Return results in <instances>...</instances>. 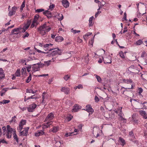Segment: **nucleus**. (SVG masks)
<instances>
[{
  "label": "nucleus",
  "mask_w": 147,
  "mask_h": 147,
  "mask_svg": "<svg viewBox=\"0 0 147 147\" xmlns=\"http://www.w3.org/2000/svg\"><path fill=\"white\" fill-rule=\"evenodd\" d=\"M29 35V34L26 32V34L24 36H23V37L24 38H25L26 37H28Z\"/></svg>",
  "instance_id": "nucleus-60"
},
{
  "label": "nucleus",
  "mask_w": 147,
  "mask_h": 147,
  "mask_svg": "<svg viewBox=\"0 0 147 147\" xmlns=\"http://www.w3.org/2000/svg\"><path fill=\"white\" fill-rule=\"evenodd\" d=\"M25 7V2L24 1L23 2L20 7V9H23V8L24 7Z\"/></svg>",
  "instance_id": "nucleus-50"
},
{
  "label": "nucleus",
  "mask_w": 147,
  "mask_h": 147,
  "mask_svg": "<svg viewBox=\"0 0 147 147\" xmlns=\"http://www.w3.org/2000/svg\"><path fill=\"white\" fill-rule=\"evenodd\" d=\"M19 108L21 109L22 111H24L25 110H26L27 108V107H23V108H22L20 107H19Z\"/></svg>",
  "instance_id": "nucleus-47"
},
{
  "label": "nucleus",
  "mask_w": 147,
  "mask_h": 147,
  "mask_svg": "<svg viewBox=\"0 0 147 147\" xmlns=\"http://www.w3.org/2000/svg\"><path fill=\"white\" fill-rule=\"evenodd\" d=\"M15 12L16 11L14 10H10L9 13L8 15L11 16L14 14Z\"/></svg>",
  "instance_id": "nucleus-26"
},
{
  "label": "nucleus",
  "mask_w": 147,
  "mask_h": 147,
  "mask_svg": "<svg viewBox=\"0 0 147 147\" xmlns=\"http://www.w3.org/2000/svg\"><path fill=\"white\" fill-rule=\"evenodd\" d=\"M3 130L4 131H3V135H5V130L6 129V127L5 126H3L2 128Z\"/></svg>",
  "instance_id": "nucleus-57"
},
{
  "label": "nucleus",
  "mask_w": 147,
  "mask_h": 147,
  "mask_svg": "<svg viewBox=\"0 0 147 147\" xmlns=\"http://www.w3.org/2000/svg\"><path fill=\"white\" fill-rule=\"evenodd\" d=\"M135 67L133 65L131 66L130 67H129L128 68V70L130 72L134 73H135Z\"/></svg>",
  "instance_id": "nucleus-19"
},
{
  "label": "nucleus",
  "mask_w": 147,
  "mask_h": 147,
  "mask_svg": "<svg viewBox=\"0 0 147 147\" xmlns=\"http://www.w3.org/2000/svg\"><path fill=\"white\" fill-rule=\"evenodd\" d=\"M55 117L54 114L52 113H51L49 114L46 117L45 121L47 122L42 125L43 128H48L53 123V121H51Z\"/></svg>",
  "instance_id": "nucleus-1"
},
{
  "label": "nucleus",
  "mask_w": 147,
  "mask_h": 147,
  "mask_svg": "<svg viewBox=\"0 0 147 147\" xmlns=\"http://www.w3.org/2000/svg\"><path fill=\"white\" fill-rule=\"evenodd\" d=\"M71 31L74 34H76V33L80 32V30H74L73 28H72L71 29Z\"/></svg>",
  "instance_id": "nucleus-35"
},
{
  "label": "nucleus",
  "mask_w": 147,
  "mask_h": 147,
  "mask_svg": "<svg viewBox=\"0 0 147 147\" xmlns=\"http://www.w3.org/2000/svg\"><path fill=\"white\" fill-rule=\"evenodd\" d=\"M22 17L21 18H22V19H23L27 15V14H26V13H23L22 14Z\"/></svg>",
  "instance_id": "nucleus-53"
},
{
  "label": "nucleus",
  "mask_w": 147,
  "mask_h": 147,
  "mask_svg": "<svg viewBox=\"0 0 147 147\" xmlns=\"http://www.w3.org/2000/svg\"><path fill=\"white\" fill-rule=\"evenodd\" d=\"M59 17L60 18H58V20L59 21H61L63 19V15L62 14H59Z\"/></svg>",
  "instance_id": "nucleus-40"
},
{
  "label": "nucleus",
  "mask_w": 147,
  "mask_h": 147,
  "mask_svg": "<svg viewBox=\"0 0 147 147\" xmlns=\"http://www.w3.org/2000/svg\"><path fill=\"white\" fill-rule=\"evenodd\" d=\"M29 129V127H28L24 128V130L22 131H20V135L26 136L28 135Z\"/></svg>",
  "instance_id": "nucleus-7"
},
{
  "label": "nucleus",
  "mask_w": 147,
  "mask_h": 147,
  "mask_svg": "<svg viewBox=\"0 0 147 147\" xmlns=\"http://www.w3.org/2000/svg\"><path fill=\"white\" fill-rule=\"evenodd\" d=\"M101 12V11H98L96 13L95 15V17L96 18L98 16V15Z\"/></svg>",
  "instance_id": "nucleus-51"
},
{
  "label": "nucleus",
  "mask_w": 147,
  "mask_h": 147,
  "mask_svg": "<svg viewBox=\"0 0 147 147\" xmlns=\"http://www.w3.org/2000/svg\"><path fill=\"white\" fill-rule=\"evenodd\" d=\"M38 30L40 31V34L42 36H43L46 34L47 32H48L42 29H41V30L40 29V28H38Z\"/></svg>",
  "instance_id": "nucleus-23"
},
{
  "label": "nucleus",
  "mask_w": 147,
  "mask_h": 147,
  "mask_svg": "<svg viewBox=\"0 0 147 147\" xmlns=\"http://www.w3.org/2000/svg\"><path fill=\"white\" fill-rule=\"evenodd\" d=\"M44 133L43 130H40L37 131L36 133L35 134V135L36 136H39L43 135Z\"/></svg>",
  "instance_id": "nucleus-17"
},
{
  "label": "nucleus",
  "mask_w": 147,
  "mask_h": 147,
  "mask_svg": "<svg viewBox=\"0 0 147 147\" xmlns=\"http://www.w3.org/2000/svg\"><path fill=\"white\" fill-rule=\"evenodd\" d=\"M59 129V128L57 127H53L52 129L50 130L53 133H56L57 132Z\"/></svg>",
  "instance_id": "nucleus-24"
},
{
  "label": "nucleus",
  "mask_w": 147,
  "mask_h": 147,
  "mask_svg": "<svg viewBox=\"0 0 147 147\" xmlns=\"http://www.w3.org/2000/svg\"><path fill=\"white\" fill-rule=\"evenodd\" d=\"M36 105L35 104H33L30 105L29 107L27 108L29 112H32L36 107Z\"/></svg>",
  "instance_id": "nucleus-11"
},
{
  "label": "nucleus",
  "mask_w": 147,
  "mask_h": 147,
  "mask_svg": "<svg viewBox=\"0 0 147 147\" xmlns=\"http://www.w3.org/2000/svg\"><path fill=\"white\" fill-rule=\"evenodd\" d=\"M139 94H140L143 92V89L141 88H139Z\"/></svg>",
  "instance_id": "nucleus-52"
},
{
  "label": "nucleus",
  "mask_w": 147,
  "mask_h": 147,
  "mask_svg": "<svg viewBox=\"0 0 147 147\" xmlns=\"http://www.w3.org/2000/svg\"><path fill=\"white\" fill-rule=\"evenodd\" d=\"M31 67V65H30L29 66L26 67V68L27 69V71L28 72H29L30 71Z\"/></svg>",
  "instance_id": "nucleus-44"
},
{
  "label": "nucleus",
  "mask_w": 147,
  "mask_h": 147,
  "mask_svg": "<svg viewBox=\"0 0 147 147\" xmlns=\"http://www.w3.org/2000/svg\"><path fill=\"white\" fill-rule=\"evenodd\" d=\"M73 117L72 116L70 115L66 119V121L68 122L71 120Z\"/></svg>",
  "instance_id": "nucleus-41"
},
{
  "label": "nucleus",
  "mask_w": 147,
  "mask_h": 147,
  "mask_svg": "<svg viewBox=\"0 0 147 147\" xmlns=\"http://www.w3.org/2000/svg\"><path fill=\"white\" fill-rule=\"evenodd\" d=\"M55 7V5L53 4H52L51 5H50L49 6V9H51L54 8Z\"/></svg>",
  "instance_id": "nucleus-55"
},
{
  "label": "nucleus",
  "mask_w": 147,
  "mask_h": 147,
  "mask_svg": "<svg viewBox=\"0 0 147 147\" xmlns=\"http://www.w3.org/2000/svg\"><path fill=\"white\" fill-rule=\"evenodd\" d=\"M16 117L15 116L12 118V119L13 120L14 122H16Z\"/></svg>",
  "instance_id": "nucleus-62"
},
{
  "label": "nucleus",
  "mask_w": 147,
  "mask_h": 147,
  "mask_svg": "<svg viewBox=\"0 0 147 147\" xmlns=\"http://www.w3.org/2000/svg\"><path fill=\"white\" fill-rule=\"evenodd\" d=\"M22 74H24L26 73V68L23 67L21 70Z\"/></svg>",
  "instance_id": "nucleus-43"
},
{
  "label": "nucleus",
  "mask_w": 147,
  "mask_h": 147,
  "mask_svg": "<svg viewBox=\"0 0 147 147\" xmlns=\"http://www.w3.org/2000/svg\"><path fill=\"white\" fill-rule=\"evenodd\" d=\"M94 19L93 16H92L89 18V27L93 26L94 22H93V19Z\"/></svg>",
  "instance_id": "nucleus-18"
},
{
  "label": "nucleus",
  "mask_w": 147,
  "mask_h": 147,
  "mask_svg": "<svg viewBox=\"0 0 147 147\" xmlns=\"http://www.w3.org/2000/svg\"><path fill=\"white\" fill-rule=\"evenodd\" d=\"M119 56L122 58H125V56L124 54L123 53V52L121 51L119 52Z\"/></svg>",
  "instance_id": "nucleus-39"
},
{
  "label": "nucleus",
  "mask_w": 147,
  "mask_h": 147,
  "mask_svg": "<svg viewBox=\"0 0 147 147\" xmlns=\"http://www.w3.org/2000/svg\"><path fill=\"white\" fill-rule=\"evenodd\" d=\"M143 43L142 41V40H139L138 41L136 42L135 44L137 45H140L142 44Z\"/></svg>",
  "instance_id": "nucleus-30"
},
{
  "label": "nucleus",
  "mask_w": 147,
  "mask_h": 147,
  "mask_svg": "<svg viewBox=\"0 0 147 147\" xmlns=\"http://www.w3.org/2000/svg\"><path fill=\"white\" fill-rule=\"evenodd\" d=\"M26 121L25 120H22L19 123V127L17 128V130L19 131H21L23 126L26 124Z\"/></svg>",
  "instance_id": "nucleus-6"
},
{
  "label": "nucleus",
  "mask_w": 147,
  "mask_h": 147,
  "mask_svg": "<svg viewBox=\"0 0 147 147\" xmlns=\"http://www.w3.org/2000/svg\"><path fill=\"white\" fill-rule=\"evenodd\" d=\"M5 77V74L3 72L0 71V81Z\"/></svg>",
  "instance_id": "nucleus-33"
},
{
  "label": "nucleus",
  "mask_w": 147,
  "mask_h": 147,
  "mask_svg": "<svg viewBox=\"0 0 147 147\" xmlns=\"http://www.w3.org/2000/svg\"><path fill=\"white\" fill-rule=\"evenodd\" d=\"M55 41L58 42H61L63 40V38L61 36H57L55 39Z\"/></svg>",
  "instance_id": "nucleus-21"
},
{
  "label": "nucleus",
  "mask_w": 147,
  "mask_h": 147,
  "mask_svg": "<svg viewBox=\"0 0 147 147\" xmlns=\"http://www.w3.org/2000/svg\"><path fill=\"white\" fill-rule=\"evenodd\" d=\"M61 90V91L64 92L66 94H69L70 90L69 88L65 87H63Z\"/></svg>",
  "instance_id": "nucleus-14"
},
{
  "label": "nucleus",
  "mask_w": 147,
  "mask_h": 147,
  "mask_svg": "<svg viewBox=\"0 0 147 147\" xmlns=\"http://www.w3.org/2000/svg\"><path fill=\"white\" fill-rule=\"evenodd\" d=\"M39 17V15L36 14L34 16V19L33 20L34 22H36L37 20Z\"/></svg>",
  "instance_id": "nucleus-34"
},
{
  "label": "nucleus",
  "mask_w": 147,
  "mask_h": 147,
  "mask_svg": "<svg viewBox=\"0 0 147 147\" xmlns=\"http://www.w3.org/2000/svg\"><path fill=\"white\" fill-rule=\"evenodd\" d=\"M39 28H40V29L41 30V29H43V30L46 31L47 32H49L51 29V27L49 25H48L47 23H46L40 26Z\"/></svg>",
  "instance_id": "nucleus-5"
},
{
  "label": "nucleus",
  "mask_w": 147,
  "mask_h": 147,
  "mask_svg": "<svg viewBox=\"0 0 147 147\" xmlns=\"http://www.w3.org/2000/svg\"><path fill=\"white\" fill-rule=\"evenodd\" d=\"M63 5L65 8H67L69 6V3L67 0H62Z\"/></svg>",
  "instance_id": "nucleus-13"
},
{
  "label": "nucleus",
  "mask_w": 147,
  "mask_h": 147,
  "mask_svg": "<svg viewBox=\"0 0 147 147\" xmlns=\"http://www.w3.org/2000/svg\"><path fill=\"white\" fill-rule=\"evenodd\" d=\"M31 75L30 74V75L28 77L27 80H26V82L27 83H29V82L31 80Z\"/></svg>",
  "instance_id": "nucleus-38"
},
{
  "label": "nucleus",
  "mask_w": 147,
  "mask_h": 147,
  "mask_svg": "<svg viewBox=\"0 0 147 147\" xmlns=\"http://www.w3.org/2000/svg\"><path fill=\"white\" fill-rule=\"evenodd\" d=\"M96 78L97 79V81L99 82H100L102 80L101 79L100 76L96 75Z\"/></svg>",
  "instance_id": "nucleus-37"
},
{
  "label": "nucleus",
  "mask_w": 147,
  "mask_h": 147,
  "mask_svg": "<svg viewBox=\"0 0 147 147\" xmlns=\"http://www.w3.org/2000/svg\"><path fill=\"white\" fill-rule=\"evenodd\" d=\"M124 17L123 18V19L124 20H127V18H126L127 14H126V12H125L124 13Z\"/></svg>",
  "instance_id": "nucleus-49"
},
{
  "label": "nucleus",
  "mask_w": 147,
  "mask_h": 147,
  "mask_svg": "<svg viewBox=\"0 0 147 147\" xmlns=\"http://www.w3.org/2000/svg\"><path fill=\"white\" fill-rule=\"evenodd\" d=\"M32 90L31 89H27L26 92L28 93H31L32 92Z\"/></svg>",
  "instance_id": "nucleus-56"
},
{
  "label": "nucleus",
  "mask_w": 147,
  "mask_h": 147,
  "mask_svg": "<svg viewBox=\"0 0 147 147\" xmlns=\"http://www.w3.org/2000/svg\"><path fill=\"white\" fill-rule=\"evenodd\" d=\"M139 113L140 115L142 116L145 119L147 118V114L145 111L141 110L139 111Z\"/></svg>",
  "instance_id": "nucleus-15"
},
{
  "label": "nucleus",
  "mask_w": 147,
  "mask_h": 147,
  "mask_svg": "<svg viewBox=\"0 0 147 147\" xmlns=\"http://www.w3.org/2000/svg\"><path fill=\"white\" fill-rule=\"evenodd\" d=\"M30 98L36 99L38 98V97L37 96L33 97V96H30Z\"/></svg>",
  "instance_id": "nucleus-63"
},
{
  "label": "nucleus",
  "mask_w": 147,
  "mask_h": 147,
  "mask_svg": "<svg viewBox=\"0 0 147 147\" xmlns=\"http://www.w3.org/2000/svg\"><path fill=\"white\" fill-rule=\"evenodd\" d=\"M129 137L130 141L133 142L135 140V139H136L135 136L132 131H131L129 132Z\"/></svg>",
  "instance_id": "nucleus-12"
},
{
  "label": "nucleus",
  "mask_w": 147,
  "mask_h": 147,
  "mask_svg": "<svg viewBox=\"0 0 147 147\" xmlns=\"http://www.w3.org/2000/svg\"><path fill=\"white\" fill-rule=\"evenodd\" d=\"M123 83L127 84H131L133 82L132 80L130 79H123Z\"/></svg>",
  "instance_id": "nucleus-22"
},
{
  "label": "nucleus",
  "mask_w": 147,
  "mask_h": 147,
  "mask_svg": "<svg viewBox=\"0 0 147 147\" xmlns=\"http://www.w3.org/2000/svg\"><path fill=\"white\" fill-rule=\"evenodd\" d=\"M7 132L6 136H7V138H9L11 137L12 133L13 132V133H14L16 132V130L14 129L11 127L9 125H7Z\"/></svg>",
  "instance_id": "nucleus-3"
},
{
  "label": "nucleus",
  "mask_w": 147,
  "mask_h": 147,
  "mask_svg": "<svg viewBox=\"0 0 147 147\" xmlns=\"http://www.w3.org/2000/svg\"><path fill=\"white\" fill-rule=\"evenodd\" d=\"M70 76L68 75H66L64 77V79L65 81H67L70 78Z\"/></svg>",
  "instance_id": "nucleus-42"
},
{
  "label": "nucleus",
  "mask_w": 147,
  "mask_h": 147,
  "mask_svg": "<svg viewBox=\"0 0 147 147\" xmlns=\"http://www.w3.org/2000/svg\"><path fill=\"white\" fill-rule=\"evenodd\" d=\"M21 28L19 27L16 29H14L11 32L12 34H18V37H19L21 36Z\"/></svg>",
  "instance_id": "nucleus-4"
},
{
  "label": "nucleus",
  "mask_w": 147,
  "mask_h": 147,
  "mask_svg": "<svg viewBox=\"0 0 147 147\" xmlns=\"http://www.w3.org/2000/svg\"><path fill=\"white\" fill-rule=\"evenodd\" d=\"M15 75L17 77H20V69H18L16 72Z\"/></svg>",
  "instance_id": "nucleus-27"
},
{
  "label": "nucleus",
  "mask_w": 147,
  "mask_h": 147,
  "mask_svg": "<svg viewBox=\"0 0 147 147\" xmlns=\"http://www.w3.org/2000/svg\"><path fill=\"white\" fill-rule=\"evenodd\" d=\"M133 88V85H131V87H129L128 88H125L123 87H122L121 88V90H122V89H123V88L125 89L124 90L125 91V92L126 91H128V89H132V88Z\"/></svg>",
  "instance_id": "nucleus-29"
},
{
  "label": "nucleus",
  "mask_w": 147,
  "mask_h": 147,
  "mask_svg": "<svg viewBox=\"0 0 147 147\" xmlns=\"http://www.w3.org/2000/svg\"><path fill=\"white\" fill-rule=\"evenodd\" d=\"M40 63H37L34 64L33 65L32 67V70L34 72H35L37 71H38L39 70L40 67L39 65Z\"/></svg>",
  "instance_id": "nucleus-9"
},
{
  "label": "nucleus",
  "mask_w": 147,
  "mask_h": 147,
  "mask_svg": "<svg viewBox=\"0 0 147 147\" xmlns=\"http://www.w3.org/2000/svg\"><path fill=\"white\" fill-rule=\"evenodd\" d=\"M79 109H80V106H78L77 104H76L73 107L72 109V112H77L78 111Z\"/></svg>",
  "instance_id": "nucleus-20"
},
{
  "label": "nucleus",
  "mask_w": 147,
  "mask_h": 147,
  "mask_svg": "<svg viewBox=\"0 0 147 147\" xmlns=\"http://www.w3.org/2000/svg\"><path fill=\"white\" fill-rule=\"evenodd\" d=\"M53 45V44H46V45H44V47L45 48H46L49 47V46H51V47Z\"/></svg>",
  "instance_id": "nucleus-48"
},
{
  "label": "nucleus",
  "mask_w": 147,
  "mask_h": 147,
  "mask_svg": "<svg viewBox=\"0 0 147 147\" xmlns=\"http://www.w3.org/2000/svg\"><path fill=\"white\" fill-rule=\"evenodd\" d=\"M73 134V132H71L67 134H65V136L66 137H68V136H70L72 135V134Z\"/></svg>",
  "instance_id": "nucleus-54"
},
{
  "label": "nucleus",
  "mask_w": 147,
  "mask_h": 147,
  "mask_svg": "<svg viewBox=\"0 0 147 147\" xmlns=\"http://www.w3.org/2000/svg\"><path fill=\"white\" fill-rule=\"evenodd\" d=\"M77 88L78 89L80 88H83V86L82 85L80 84L77 86Z\"/></svg>",
  "instance_id": "nucleus-58"
},
{
  "label": "nucleus",
  "mask_w": 147,
  "mask_h": 147,
  "mask_svg": "<svg viewBox=\"0 0 147 147\" xmlns=\"http://www.w3.org/2000/svg\"><path fill=\"white\" fill-rule=\"evenodd\" d=\"M94 100L96 102H98L99 101V99L98 97L96 96H95Z\"/></svg>",
  "instance_id": "nucleus-45"
},
{
  "label": "nucleus",
  "mask_w": 147,
  "mask_h": 147,
  "mask_svg": "<svg viewBox=\"0 0 147 147\" xmlns=\"http://www.w3.org/2000/svg\"><path fill=\"white\" fill-rule=\"evenodd\" d=\"M102 59L105 63H111V57L110 55H108L107 57L104 59L102 58Z\"/></svg>",
  "instance_id": "nucleus-8"
},
{
  "label": "nucleus",
  "mask_w": 147,
  "mask_h": 147,
  "mask_svg": "<svg viewBox=\"0 0 147 147\" xmlns=\"http://www.w3.org/2000/svg\"><path fill=\"white\" fill-rule=\"evenodd\" d=\"M1 143H7V142H6L4 140V139H3V140H1L0 141V144H1Z\"/></svg>",
  "instance_id": "nucleus-61"
},
{
  "label": "nucleus",
  "mask_w": 147,
  "mask_h": 147,
  "mask_svg": "<svg viewBox=\"0 0 147 147\" xmlns=\"http://www.w3.org/2000/svg\"><path fill=\"white\" fill-rule=\"evenodd\" d=\"M47 94H46V92H44L42 94V99L44 100L47 99Z\"/></svg>",
  "instance_id": "nucleus-28"
},
{
  "label": "nucleus",
  "mask_w": 147,
  "mask_h": 147,
  "mask_svg": "<svg viewBox=\"0 0 147 147\" xmlns=\"http://www.w3.org/2000/svg\"><path fill=\"white\" fill-rule=\"evenodd\" d=\"M10 102V100H3L1 102H0V103L3 104H6L9 103Z\"/></svg>",
  "instance_id": "nucleus-31"
},
{
  "label": "nucleus",
  "mask_w": 147,
  "mask_h": 147,
  "mask_svg": "<svg viewBox=\"0 0 147 147\" xmlns=\"http://www.w3.org/2000/svg\"><path fill=\"white\" fill-rule=\"evenodd\" d=\"M90 114H92L94 112V110L92 108L91 106L89 105H87L85 109Z\"/></svg>",
  "instance_id": "nucleus-10"
},
{
  "label": "nucleus",
  "mask_w": 147,
  "mask_h": 147,
  "mask_svg": "<svg viewBox=\"0 0 147 147\" xmlns=\"http://www.w3.org/2000/svg\"><path fill=\"white\" fill-rule=\"evenodd\" d=\"M43 14L45 15L48 18H51L52 17L51 12L48 10H47L43 12Z\"/></svg>",
  "instance_id": "nucleus-16"
},
{
  "label": "nucleus",
  "mask_w": 147,
  "mask_h": 147,
  "mask_svg": "<svg viewBox=\"0 0 147 147\" xmlns=\"http://www.w3.org/2000/svg\"><path fill=\"white\" fill-rule=\"evenodd\" d=\"M13 138L14 139H15L17 142H18V138L17 135L16 133V132L14 133H13Z\"/></svg>",
  "instance_id": "nucleus-32"
},
{
  "label": "nucleus",
  "mask_w": 147,
  "mask_h": 147,
  "mask_svg": "<svg viewBox=\"0 0 147 147\" xmlns=\"http://www.w3.org/2000/svg\"><path fill=\"white\" fill-rule=\"evenodd\" d=\"M119 142H121V145L123 146H124L125 144V140L121 137H119Z\"/></svg>",
  "instance_id": "nucleus-25"
},
{
  "label": "nucleus",
  "mask_w": 147,
  "mask_h": 147,
  "mask_svg": "<svg viewBox=\"0 0 147 147\" xmlns=\"http://www.w3.org/2000/svg\"><path fill=\"white\" fill-rule=\"evenodd\" d=\"M143 104V107L144 109H147V102H144Z\"/></svg>",
  "instance_id": "nucleus-46"
},
{
  "label": "nucleus",
  "mask_w": 147,
  "mask_h": 147,
  "mask_svg": "<svg viewBox=\"0 0 147 147\" xmlns=\"http://www.w3.org/2000/svg\"><path fill=\"white\" fill-rule=\"evenodd\" d=\"M53 50H55L52 51L51 53L48 54L47 55L49 57H52V59L53 60V61L56 62L55 61V60H54V59L55 58V57H54V56L61 55L62 51L58 48L51 49L49 50V51H52Z\"/></svg>",
  "instance_id": "nucleus-2"
},
{
  "label": "nucleus",
  "mask_w": 147,
  "mask_h": 147,
  "mask_svg": "<svg viewBox=\"0 0 147 147\" xmlns=\"http://www.w3.org/2000/svg\"><path fill=\"white\" fill-rule=\"evenodd\" d=\"M30 23H31L30 21L29 20H28L27 21V24L26 25H28V26H29L30 24Z\"/></svg>",
  "instance_id": "nucleus-64"
},
{
  "label": "nucleus",
  "mask_w": 147,
  "mask_h": 147,
  "mask_svg": "<svg viewBox=\"0 0 147 147\" xmlns=\"http://www.w3.org/2000/svg\"><path fill=\"white\" fill-rule=\"evenodd\" d=\"M44 10H35V12L36 13H39L42 12V11H44Z\"/></svg>",
  "instance_id": "nucleus-59"
},
{
  "label": "nucleus",
  "mask_w": 147,
  "mask_h": 147,
  "mask_svg": "<svg viewBox=\"0 0 147 147\" xmlns=\"http://www.w3.org/2000/svg\"><path fill=\"white\" fill-rule=\"evenodd\" d=\"M51 61V60H49L48 61H45L44 62V63H45L44 65L47 66H49V65L50 64Z\"/></svg>",
  "instance_id": "nucleus-36"
}]
</instances>
